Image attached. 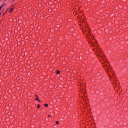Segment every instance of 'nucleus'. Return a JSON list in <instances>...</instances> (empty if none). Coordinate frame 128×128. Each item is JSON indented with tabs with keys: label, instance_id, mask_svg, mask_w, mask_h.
Returning <instances> with one entry per match:
<instances>
[{
	"label": "nucleus",
	"instance_id": "nucleus-1",
	"mask_svg": "<svg viewBox=\"0 0 128 128\" xmlns=\"http://www.w3.org/2000/svg\"><path fill=\"white\" fill-rule=\"evenodd\" d=\"M90 40H88V43L90 44H92V46H96V45H95L96 42H94V39L92 37V38H88ZM93 40V42H92Z\"/></svg>",
	"mask_w": 128,
	"mask_h": 128
},
{
	"label": "nucleus",
	"instance_id": "nucleus-2",
	"mask_svg": "<svg viewBox=\"0 0 128 128\" xmlns=\"http://www.w3.org/2000/svg\"><path fill=\"white\" fill-rule=\"evenodd\" d=\"M103 68H104L106 72L108 74V76H109L110 78H112V76H110V71H108V66L106 65H104Z\"/></svg>",
	"mask_w": 128,
	"mask_h": 128
},
{
	"label": "nucleus",
	"instance_id": "nucleus-3",
	"mask_svg": "<svg viewBox=\"0 0 128 128\" xmlns=\"http://www.w3.org/2000/svg\"><path fill=\"white\" fill-rule=\"evenodd\" d=\"M97 56H98V58H100L102 60V57L100 54H97Z\"/></svg>",
	"mask_w": 128,
	"mask_h": 128
},
{
	"label": "nucleus",
	"instance_id": "nucleus-4",
	"mask_svg": "<svg viewBox=\"0 0 128 128\" xmlns=\"http://www.w3.org/2000/svg\"><path fill=\"white\" fill-rule=\"evenodd\" d=\"M14 12V8H12L10 10V12Z\"/></svg>",
	"mask_w": 128,
	"mask_h": 128
},
{
	"label": "nucleus",
	"instance_id": "nucleus-5",
	"mask_svg": "<svg viewBox=\"0 0 128 128\" xmlns=\"http://www.w3.org/2000/svg\"><path fill=\"white\" fill-rule=\"evenodd\" d=\"M4 4H3L2 6L0 7V12H1L2 8H4Z\"/></svg>",
	"mask_w": 128,
	"mask_h": 128
},
{
	"label": "nucleus",
	"instance_id": "nucleus-6",
	"mask_svg": "<svg viewBox=\"0 0 128 128\" xmlns=\"http://www.w3.org/2000/svg\"><path fill=\"white\" fill-rule=\"evenodd\" d=\"M36 100H38V102H40V100L38 99V98H37Z\"/></svg>",
	"mask_w": 128,
	"mask_h": 128
},
{
	"label": "nucleus",
	"instance_id": "nucleus-7",
	"mask_svg": "<svg viewBox=\"0 0 128 128\" xmlns=\"http://www.w3.org/2000/svg\"><path fill=\"white\" fill-rule=\"evenodd\" d=\"M56 72V74H60V71H58V70H57V71Z\"/></svg>",
	"mask_w": 128,
	"mask_h": 128
},
{
	"label": "nucleus",
	"instance_id": "nucleus-8",
	"mask_svg": "<svg viewBox=\"0 0 128 128\" xmlns=\"http://www.w3.org/2000/svg\"><path fill=\"white\" fill-rule=\"evenodd\" d=\"M44 106H46V108H48V104H46L44 105Z\"/></svg>",
	"mask_w": 128,
	"mask_h": 128
},
{
	"label": "nucleus",
	"instance_id": "nucleus-9",
	"mask_svg": "<svg viewBox=\"0 0 128 128\" xmlns=\"http://www.w3.org/2000/svg\"><path fill=\"white\" fill-rule=\"evenodd\" d=\"M40 108V105H38V108Z\"/></svg>",
	"mask_w": 128,
	"mask_h": 128
},
{
	"label": "nucleus",
	"instance_id": "nucleus-10",
	"mask_svg": "<svg viewBox=\"0 0 128 128\" xmlns=\"http://www.w3.org/2000/svg\"><path fill=\"white\" fill-rule=\"evenodd\" d=\"M97 50H99V52H100V49H98V48L97 47Z\"/></svg>",
	"mask_w": 128,
	"mask_h": 128
},
{
	"label": "nucleus",
	"instance_id": "nucleus-11",
	"mask_svg": "<svg viewBox=\"0 0 128 128\" xmlns=\"http://www.w3.org/2000/svg\"><path fill=\"white\" fill-rule=\"evenodd\" d=\"M56 124H59L58 122H56Z\"/></svg>",
	"mask_w": 128,
	"mask_h": 128
},
{
	"label": "nucleus",
	"instance_id": "nucleus-12",
	"mask_svg": "<svg viewBox=\"0 0 128 128\" xmlns=\"http://www.w3.org/2000/svg\"><path fill=\"white\" fill-rule=\"evenodd\" d=\"M101 64H104V62L102 63V62H101Z\"/></svg>",
	"mask_w": 128,
	"mask_h": 128
},
{
	"label": "nucleus",
	"instance_id": "nucleus-13",
	"mask_svg": "<svg viewBox=\"0 0 128 128\" xmlns=\"http://www.w3.org/2000/svg\"><path fill=\"white\" fill-rule=\"evenodd\" d=\"M49 118H50V115L48 116Z\"/></svg>",
	"mask_w": 128,
	"mask_h": 128
},
{
	"label": "nucleus",
	"instance_id": "nucleus-14",
	"mask_svg": "<svg viewBox=\"0 0 128 128\" xmlns=\"http://www.w3.org/2000/svg\"><path fill=\"white\" fill-rule=\"evenodd\" d=\"M86 102H88V100H86Z\"/></svg>",
	"mask_w": 128,
	"mask_h": 128
},
{
	"label": "nucleus",
	"instance_id": "nucleus-15",
	"mask_svg": "<svg viewBox=\"0 0 128 128\" xmlns=\"http://www.w3.org/2000/svg\"><path fill=\"white\" fill-rule=\"evenodd\" d=\"M106 64H108V62H106Z\"/></svg>",
	"mask_w": 128,
	"mask_h": 128
}]
</instances>
